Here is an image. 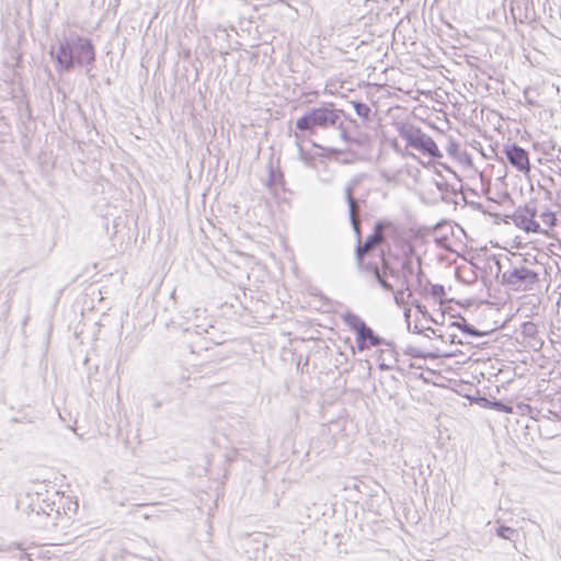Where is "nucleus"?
<instances>
[{"mask_svg": "<svg viewBox=\"0 0 561 561\" xmlns=\"http://www.w3.org/2000/svg\"><path fill=\"white\" fill-rule=\"evenodd\" d=\"M298 150L300 160L307 162L309 160V153L306 152L300 145H298Z\"/></svg>", "mask_w": 561, "mask_h": 561, "instance_id": "obj_37", "label": "nucleus"}, {"mask_svg": "<svg viewBox=\"0 0 561 561\" xmlns=\"http://www.w3.org/2000/svg\"><path fill=\"white\" fill-rule=\"evenodd\" d=\"M18 546L15 543L9 545L5 542H0V552L11 551L15 549Z\"/></svg>", "mask_w": 561, "mask_h": 561, "instance_id": "obj_36", "label": "nucleus"}, {"mask_svg": "<svg viewBox=\"0 0 561 561\" xmlns=\"http://www.w3.org/2000/svg\"><path fill=\"white\" fill-rule=\"evenodd\" d=\"M415 308H416L421 313H423V314H424V313H425V311H426L425 307H424L423 305L419 304V302H416V304H415Z\"/></svg>", "mask_w": 561, "mask_h": 561, "instance_id": "obj_43", "label": "nucleus"}, {"mask_svg": "<svg viewBox=\"0 0 561 561\" xmlns=\"http://www.w3.org/2000/svg\"><path fill=\"white\" fill-rule=\"evenodd\" d=\"M352 105L355 110V113L363 119H369L370 115V107L363 102L359 101H352Z\"/></svg>", "mask_w": 561, "mask_h": 561, "instance_id": "obj_24", "label": "nucleus"}, {"mask_svg": "<svg viewBox=\"0 0 561 561\" xmlns=\"http://www.w3.org/2000/svg\"><path fill=\"white\" fill-rule=\"evenodd\" d=\"M37 486L38 488L35 491V497L31 499V502L27 505V510H26L30 520H31V514H33V518H34V517H38L39 515H42V513L43 514L48 513V511H46V507L44 506V504L42 502V500H43L42 490H44L46 488V485L43 483H39Z\"/></svg>", "mask_w": 561, "mask_h": 561, "instance_id": "obj_15", "label": "nucleus"}, {"mask_svg": "<svg viewBox=\"0 0 561 561\" xmlns=\"http://www.w3.org/2000/svg\"><path fill=\"white\" fill-rule=\"evenodd\" d=\"M344 322L355 333L357 351H365L370 347L388 346L394 347L391 341L379 336L367 323L357 314L348 312L344 316Z\"/></svg>", "mask_w": 561, "mask_h": 561, "instance_id": "obj_4", "label": "nucleus"}, {"mask_svg": "<svg viewBox=\"0 0 561 561\" xmlns=\"http://www.w3.org/2000/svg\"><path fill=\"white\" fill-rule=\"evenodd\" d=\"M374 227L376 228L385 244L388 242V240L396 241L400 236L399 227L393 221L386 219L378 220Z\"/></svg>", "mask_w": 561, "mask_h": 561, "instance_id": "obj_12", "label": "nucleus"}, {"mask_svg": "<svg viewBox=\"0 0 561 561\" xmlns=\"http://www.w3.org/2000/svg\"><path fill=\"white\" fill-rule=\"evenodd\" d=\"M477 208H478L479 210H481V211L485 213V210L482 208V205H481V204H478V205H477Z\"/></svg>", "mask_w": 561, "mask_h": 561, "instance_id": "obj_49", "label": "nucleus"}, {"mask_svg": "<svg viewBox=\"0 0 561 561\" xmlns=\"http://www.w3.org/2000/svg\"><path fill=\"white\" fill-rule=\"evenodd\" d=\"M359 367L363 368L364 370H367V374L369 375L371 365L368 359H359Z\"/></svg>", "mask_w": 561, "mask_h": 561, "instance_id": "obj_39", "label": "nucleus"}, {"mask_svg": "<svg viewBox=\"0 0 561 561\" xmlns=\"http://www.w3.org/2000/svg\"><path fill=\"white\" fill-rule=\"evenodd\" d=\"M403 297H404V291L403 290H398L397 293H394V300L397 304H400L403 301Z\"/></svg>", "mask_w": 561, "mask_h": 561, "instance_id": "obj_40", "label": "nucleus"}, {"mask_svg": "<svg viewBox=\"0 0 561 561\" xmlns=\"http://www.w3.org/2000/svg\"><path fill=\"white\" fill-rule=\"evenodd\" d=\"M39 343L38 344H32V347H37L41 350H47L49 346V328L43 327L39 331Z\"/></svg>", "mask_w": 561, "mask_h": 561, "instance_id": "obj_25", "label": "nucleus"}, {"mask_svg": "<svg viewBox=\"0 0 561 561\" xmlns=\"http://www.w3.org/2000/svg\"><path fill=\"white\" fill-rule=\"evenodd\" d=\"M503 152L512 167L524 173L529 172V156L524 148L517 144H508L504 146Z\"/></svg>", "mask_w": 561, "mask_h": 561, "instance_id": "obj_8", "label": "nucleus"}, {"mask_svg": "<svg viewBox=\"0 0 561 561\" xmlns=\"http://www.w3.org/2000/svg\"><path fill=\"white\" fill-rule=\"evenodd\" d=\"M183 339L187 341L188 346L194 351L195 347L202 348V351H209L208 346H202L201 342L204 337L196 331H192L191 329H185L182 331Z\"/></svg>", "mask_w": 561, "mask_h": 561, "instance_id": "obj_20", "label": "nucleus"}, {"mask_svg": "<svg viewBox=\"0 0 561 561\" xmlns=\"http://www.w3.org/2000/svg\"><path fill=\"white\" fill-rule=\"evenodd\" d=\"M416 267H417V272L415 275H416L417 286L422 289V291H427V286L431 285V283L428 280H426L424 284V273L422 271L421 257H416Z\"/></svg>", "mask_w": 561, "mask_h": 561, "instance_id": "obj_26", "label": "nucleus"}, {"mask_svg": "<svg viewBox=\"0 0 561 561\" xmlns=\"http://www.w3.org/2000/svg\"><path fill=\"white\" fill-rule=\"evenodd\" d=\"M488 409H492V410H495V411H500V412H512V407L504 403L503 401L501 400H497L495 398H493L492 400H490V405Z\"/></svg>", "mask_w": 561, "mask_h": 561, "instance_id": "obj_30", "label": "nucleus"}, {"mask_svg": "<svg viewBox=\"0 0 561 561\" xmlns=\"http://www.w3.org/2000/svg\"><path fill=\"white\" fill-rule=\"evenodd\" d=\"M351 221V226L353 228V231L355 233V237L357 239V244H359V242L362 241V219L360 217H357L355 219H350Z\"/></svg>", "mask_w": 561, "mask_h": 561, "instance_id": "obj_33", "label": "nucleus"}, {"mask_svg": "<svg viewBox=\"0 0 561 561\" xmlns=\"http://www.w3.org/2000/svg\"><path fill=\"white\" fill-rule=\"evenodd\" d=\"M7 129H8L7 124H2V125L0 126V134H5V133H7Z\"/></svg>", "mask_w": 561, "mask_h": 561, "instance_id": "obj_45", "label": "nucleus"}, {"mask_svg": "<svg viewBox=\"0 0 561 561\" xmlns=\"http://www.w3.org/2000/svg\"><path fill=\"white\" fill-rule=\"evenodd\" d=\"M430 286V295L439 301H442V298L445 296V288L443 285L435 284V285H428Z\"/></svg>", "mask_w": 561, "mask_h": 561, "instance_id": "obj_32", "label": "nucleus"}, {"mask_svg": "<svg viewBox=\"0 0 561 561\" xmlns=\"http://www.w3.org/2000/svg\"><path fill=\"white\" fill-rule=\"evenodd\" d=\"M512 355H519L516 357L520 364L515 365L514 374L515 376L523 377L527 371L533 373V368L529 367L530 360L529 355L527 353H511Z\"/></svg>", "mask_w": 561, "mask_h": 561, "instance_id": "obj_21", "label": "nucleus"}, {"mask_svg": "<svg viewBox=\"0 0 561 561\" xmlns=\"http://www.w3.org/2000/svg\"><path fill=\"white\" fill-rule=\"evenodd\" d=\"M540 219L547 228H552L553 226H556L557 222L556 214L551 210H546L541 213Z\"/></svg>", "mask_w": 561, "mask_h": 561, "instance_id": "obj_29", "label": "nucleus"}, {"mask_svg": "<svg viewBox=\"0 0 561 561\" xmlns=\"http://www.w3.org/2000/svg\"><path fill=\"white\" fill-rule=\"evenodd\" d=\"M520 409H522L523 411L527 410V413H528L531 417H534V416H533V412H534V408H533V407H530L529 404H523V405L520 407Z\"/></svg>", "mask_w": 561, "mask_h": 561, "instance_id": "obj_41", "label": "nucleus"}, {"mask_svg": "<svg viewBox=\"0 0 561 561\" xmlns=\"http://www.w3.org/2000/svg\"><path fill=\"white\" fill-rule=\"evenodd\" d=\"M343 114L342 110L334 108L332 103L309 110L296 121V129L314 134L317 129L335 127Z\"/></svg>", "mask_w": 561, "mask_h": 561, "instance_id": "obj_2", "label": "nucleus"}, {"mask_svg": "<svg viewBox=\"0 0 561 561\" xmlns=\"http://www.w3.org/2000/svg\"><path fill=\"white\" fill-rule=\"evenodd\" d=\"M163 402L161 400H154L153 402V409L158 410L162 407Z\"/></svg>", "mask_w": 561, "mask_h": 561, "instance_id": "obj_44", "label": "nucleus"}, {"mask_svg": "<svg viewBox=\"0 0 561 561\" xmlns=\"http://www.w3.org/2000/svg\"><path fill=\"white\" fill-rule=\"evenodd\" d=\"M465 354L466 353H389L394 363V368L402 374L410 373L413 367H415L413 359L455 357Z\"/></svg>", "mask_w": 561, "mask_h": 561, "instance_id": "obj_7", "label": "nucleus"}, {"mask_svg": "<svg viewBox=\"0 0 561 561\" xmlns=\"http://www.w3.org/2000/svg\"><path fill=\"white\" fill-rule=\"evenodd\" d=\"M98 369H99V366H98V364H95V365H94V371L96 373V371H98Z\"/></svg>", "mask_w": 561, "mask_h": 561, "instance_id": "obj_51", "label": "nucleus"}, {"mask_svg": "<svg viewBox=\"0 0 561 561\" xmlns=\"http://www.w3.org/2000/svg\"><path fill=\"white\" fill-rule=\"evenodd\" d=\"M284 185V174L280 170H276L273 167H270L268 171V181L267 186L271 190H274L276 187H283Z\"/></svg>", "mask_w": 561, "mask_h": 561, "instance_id": "obj_23", "label": "nucleus"}, {"mask_svg": "<svg viewBox=\"0 0 561 561\" xmlns=\"http://www.w3.org/2000/svg\"><path fill=\"white\" fill-rule=\"evenodd\" d=\"M460 330L471 336H483L485 332H481L478 329H476L472 324L468 322H463L459 325Z\"/></svg>", "mask_w": 561, "mask_h": 561, "instance_id": "obj_31", "label": "nucleus"}, {"mask_svg": "<svg viewBox=\"0 0 561 561\" xmlns=\"http://www.w3.org/2000/svg\"><path fill=\"white\" fill-rule=\"evenodd\" d=\"M494 533L497 537L504 539V540H507L510 541L511 543H513V547L516 549V541L518 540L519 538V530L518 529H515V528H512L510 526H506L504 524H500L499 522L496 523V526L494 527Z\"/></svg>", "mask_w": 561, "mask_h": 561, "instance_id": "obj_18", "label": "nucleus"}, {"mask_svg": "<svg viewBox=\"0 0 561 561\" xmlns=\"http://www.w3.org/2000/svg\"><path fill=\"white\" fill-rule=\"evenodd\" d=\"M390 256H392L391 252L388 251V253L385 252V250L380 251V261H381V268H380V277L382 279H386V276H391L393 278H401V272L392 266L390 262Z\"/></svg>", "mask_w": 561, "mask_h": 561, "instance_id": "obj_17", "label": "nucleus"}, {"mask_svg": "<svg viewBox=\"0 0 561 561\" xmlns=\"http://www.w3.org/2000/svg\"><path fill=\"white\" fill-rule=\"evenodd\" d=\"M536 209L529 206L516 209L513 219L515 225L526 232H541L539 224L535 220Z\"/></svg>", "mask_w": 561, "mask_h": 561, "instance_id": "obj_9", "label": "nucleus"}, {"mask_svg": "<svg viewBox=\"0 0 561 561\" xmlns=\"http://www.w3.org/2000/svg\"><path fill=\"white\" fill-rule=\"evenodd\" d=\"M54 497L58 500L57 508L61 512V516L64 515L68 519H70L73 515L77 514L79 508V503L77 500H72L70 497H65L60 495L59 492H55L53 494Z\"/></svg>", "mask_w": 561, "mask_h": 561, "instance_id": "obj_16", "label": "nucleus"}, {"mask_svg": "<svg viewBox=\"0 0 561 561\" xmlns=\"http://www.w3.org/2000/svg\"><path fill=\"white\" fill-rule=\"evenodd\" d=\"M61 519V517L54 516L51 512H48L46 514L39 515L38 517L33 518V514H31V523L42 529H48L50 527H57L58 520Z\"/></svg>", "mask_w": 561, "mask_h": 561, "instance_id": "obj_19", "label": "nucleus"}, {"mask_svg": "<svg viewBox=\"0 0 561 561\" xmlns=\"http://www.w3.org/2000/svg\"><path fill=\"white\" fill-rule=\"evenodd\" d=\"M529 355V367L533 368V374L537 373V369H548L549 374H551V366L554 365L556 362L561 359V353H552V357H548L545 353H527Z\"/></svg>", "mask_w": 561, "mask_h": 561, "instance_id": "obj_11", "label": "nucleus"}, {"mask_svg": "<svg viewBox=\"0 0 561 561\" xmlns=\"http://www.w3.org/2000/svg\"><path fill=\"white\" fill-rule=\"evenodd\" d=\"M379 367H380V369H382V370L393 369V368H394V363L392 362V363L387 364V363L385 362V359L382 358V360H381V362H379Z\"/></svg>", "mask_w": 561, "mask_h": 561, "instance_id": "obj_38", "label": "nucleus"}, {"mask_svg": "<svg viewBox=\"0 0 561 561\" xmlns=\"http://www.w3.org/2000/svg\"><path fill=\"white\" fill-rule=\"evenodd\" d=\"M313 354H314V355H320V357H322V356H323V357H327V355H328L329 353H321V352H318V353H313Z\"/></svg>", "mask_w": 561, "mask_h": 561, "instance_id": "obj_48", "label": "nucleus"}, {"mask_svg": "<svg viewBox=\"0 0 561 561\" xmlns=\"http://www.w3.org/2000/svg\"><path fill=\"white\" fill-rule=\"evenodd\" d=\"M346 355H347V353H336L334 367L339 370L340 374L342 371H347L346 367L344 369H341V365L343 364V360H345V362L348 360Z\"/></svg>", "mask_w": 561, "mask_h": 561, "instance_id": "obj_34", "label": "nucleus"}, {"mask_svg": "<svg viewBox=\"0 0 561 561\" xmlns=\"http://www.w3.org/2000/svg\"><path fill=\"white\" fill-rule=\"evenodd\" d=\"M44 506L46 507V511L48 512H51L54 514V516H57V517H61V512H59V510L57 508V505H58V500L55 497V499H50V497H45L42 500Z\"/></svg>", "mask_w": 561, "mask_h": 561, "instance_id": "obj_27", "label": "nucleus"}, {"mask_svg": "<svg viewBox=\"0 0 561 561\" xmlns=\"http://www.w3.org/2000/svg\"><path fill=\"white\" fill-rule=\"evenodd\" d=\"M91 358L85 355L82 359L83 365L89 369V371L92 369V367L89 366Z\"/></svg>", "mask_w": 561, "mask_h": 561, "instance_id": "obj_42", "label": "nucleus"}, {"mask_svg": "<svg viewBox=\"0 0 561 561\" xmlns=\"http://www.w3.org/2000/svg\"><path fill=\"white\" fill-rule=\"evenodd\" d=\"M419 378L423 379L425 382H428V379L423 375V373L419 375Z\"/></svg>", "mask_w": 561, "mask_h": 561, "instance_id": "obj_47", "label": "nucleus"}, {"mask_svg": "<svg viewBox=\"0 0 561 561\" xmlns=\"http://www.w3.org/2000/svg\"><path fill=\"white\" fill-rule=\"evenodd\" d=\"M469 402L471 404L474 403V404H477L481 408H485V409H488L490 405V399H488L484 394H481L479 389H477V394H473L470 398Z\"/></svg>", "mask_w": 561, "mask_h": 561, "instance_id": "obj_28", "label": "nucleus"}, {"mask_svg": "<svg viewBox=\"0 0 561 561\" xmlns=\"http://www.w3.org/2000/svg\"><path fill=\"white\" fill-rule=\"evenodd\" d=\"M318 367V364L316 362V359L313 360V369H316Z\"/></svg>", "mask_w": 561, "mask_h": 561, "instance_id": "obj_50", "label": "nucleus"}, {"mask_svg": "<svg viewBox=\"0 0 561 561\" xmlns=\"http://www.w3.org/2000/svg\"><path fill=\"white\" fill-rule=\"evenodd\" d=\"M385 244L376 228L374 227L373 233H370L364 242H359L355 249V257L357 262V266L360 271H365L376 278L378 284L382 287V289L387 291H393V286L388 282L380 277V267L377 263H366L365 256L377 249L379 245Z\"/></svg>", "mask_w": 561, "mask_h": 561, "instance_id": "obj_3", "label": "nucleus"}, {"mask_svg": "<svg viewBox=\"0 0 561 561\" xmlns=\"http://www.w3.org/2000/svg\"><path fill=\"white\" fill-rule=\"evenodd\" d=\"M539 283V274L524 265H516L502 274V284L516 291L533 290Z\"/></svg>", "mask_w": 561, "mask_h": 561, "instance_id": "obj_6", "label": "nucleus"}, {"mask_svg": "<svg viewBox=\"0 0 561 561\" xmlns=\"http://www.w3.org/2000/svg\"><path fill=\"white\" fill-rule=\"evenodd\" d=\"M358 184H359V180L355 178V179H352L351 181H348L344 188V198L348 206V218L350 219H355V218L359 217L358 211L360 209L362 201L354 197V191Z\"/></svg>", "mask_w": 561, "mask_h": 561, "instance_id": "obj_10", "label": "nucleus"}, {"mask_svg": "<svg viewBox=\"0 0 561 561\" xmlns=\"http://www.w3.org/2000/svg\"><path fill=\"white\" fill-rule=\"evenodd\" d=\"M399 137L404 139L408 147H411L424 154H428L433 158H440L442 153L435 141L423 133L421 128H417L411 124H400L398 126Z\"/></svg>", "mask_w": 561, "mask_h": 561, "instance_id": "obj_5", "label": "nucleus"}, {"mask_svg": "<svg viewBox=\"0 0 561 561\" xmlns=\"http://www.w3.org/2000/svg\"><path fill=\"white\" fill-rule=\"evenodd\" d=\"M291 355L294 356L293 360L296 362L297 371H300L301 374H309L310 354L307 353L306 355H304V353H291Z\"/></svg>", "mask_w": 561, "mask_h": 561, "instance_id": "obj_22", "label": "nucleus"}, {"mask_svg": "<svg viewBox=\"0 0 561 561\" xmlns=\"http://www.w3.org/2000/svg\"><path fill=\"white\" fill-rule=\"evenodd\" d=\"M417 360L419 359H413V362H415V367H413V369H422L423 368V366L420 363H417Z\"/></svg>", "mask_w": 561, "mask_h": 561, "instance_id": "obj_46", "label": "nucleus"}, {"mask_svg": "<svg viewBox=\"0 0 561 561\" xmlns=\"http://www.w3.org/2000/svg\"><path fill=\"white\" fill-rule=\"evenodd\" d=\"M442 386L453 390L454 392L466 398L467 400H470V398L473 394H477L478 389L473 383L465 381L462 379H449L446 386Z\"/></svg>", "mask_w": 561, "mask_h": 561, "instance_id": "obj_13", "label": "nucleus"}, {"mask_svg": "<svg viewBox=\"0 0 561 561\" xmlns=\"http://www.w3.org/2000/svg\"><path fill=\"white\" fill-rule=\"evenodd\" d=\"M401 278H402V285L405 287L407 290L410 289L409 284V276H412L416 274L417 267H416V257H414L413 253H407L403 256L402 263H401Z\"/></svg>", "mask_w": 561, "mask_h": 561, "instance_id": "obj_14", "label": "nucleus"}, {"mask_svg": "<svg viewBox=\"0 0 561 561\" xmlns=\"http://www.w3.org/2000/svg\"><path fill=\"white\" fill-rule=\"evenodd\" d=\"M49 55L58 72H70L76 67L90 70L96 58L92 41L77 33L58 38L57 44L50 47Z\"/></svg>", "mask_w": 561, "mask_h": 561, "instance_id": "obj_1", "label": "nucleus"}, {"mask_svg": "<svg viewBox=\"0 0 561 561\" xmlns=\"http://www.w3.org/2000/svg\"><path fill=\"white\" fill-rule=\"evenodd\" d=\"M335 127L340 129V136L345 142H352V138L348 136L347 131L342 127L341 119L339 121V124Z\"/></svg>", "mask_w": 561, "mask_h": 561, "instance_id": "obj_35", "label": "nucleus"}]
</instances>
